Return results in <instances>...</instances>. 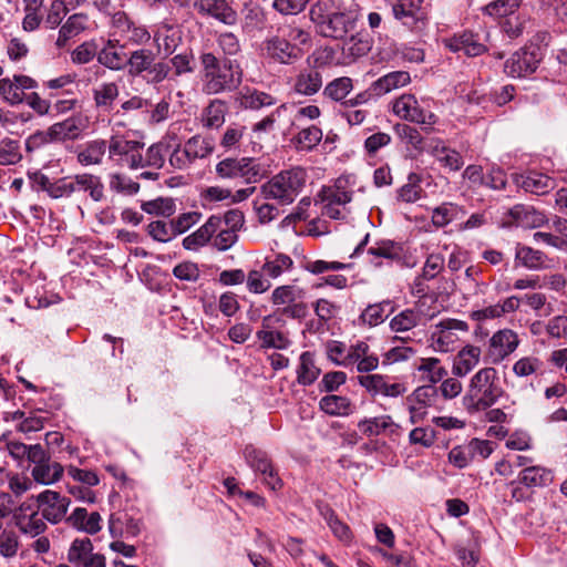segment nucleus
Masks as SVG:
<instances>
[{"mask_svg":"<svg viewBox=\"0 0 567 567\" xmlns=\"http://www.w3.org/2000/svg\"><path fill=\"white\" fill-rule=\"evenodd\" d=\"M520 343L518 334L508 328L501 329L488 339L485 350V361L499 364L513 354Z\"/></svg>","mask_w":567,"mask_h":567,"instance_id":"obj_8","label":"nucleus"},{"mask_svg":"<svg viewBox=\"0 0 567 567\" xmlns=\"http://www.w3.org/2000/svg\"><path fill=\"white\" fill-rule=\"evenodd\" d=\"M271 321L272 317L266 316L262 319L261 329L256 332L261 348L287 349L290 346V340L281 331L272 329Z\"/></svg>","mask_w":567,"mask_h":567,"instance_id":"obj_28","label":"nucleus"},{"mask_svg":"<svg viewBox=\"0 0 567 567\" xmlns=\"http://www.w3.org/2000/svg\"><path fill=\"white\" fill-rule=\"evenodd\" d=\"M90 20L84 13H74L70 16L66 21L60 27L55 40V47L63 49L68 45L70 40L76 38L82 32L89 29Z\"/></svg>","mask_w":567,"mask_h":567,"instance_id":"obj_22","label":"nucleus"},{"mask_svg":"<svg viewBox=\"0 0 567 567\" xmlns=\"http://www.w3.org/2000/svg\"><path fill=\"white\" fill-rule=\"evenodd\" d=\"M358 13L354 11L340 10L327 21L317 27L319 33L332 39H344L346 35L355 29Z\"/></svg>","mask_w":567,"mask_h":567,"instance_id":"obj_11","label":"nucleus"},{"mask_svg":"<svg viewBox=\"0 0 567 567\" xmlns=\"http://www.w3.org/2000/svg\"><path fill=\"white\" fill-rule=\"evenodd\" d=\"M141 208L143 212L151 215L169 217L175 212V204L171 198L159 197L153 200L144 202Z\"/></svg>","mask_w":567,"mask_h":567,"instance_id":"obj_60","label":"nucleus"},{"mask_svg":"<svg viewBox=\"0 0 567 567\" xmlns=\"http://www.w3.org/2000/svg\"><path fill=\"white\" fill-rule=\"evenodd\" d=\"M174 138H164L161 142L153 144L148 147L145 158H143V166H152L161 168L164 165L165 156L171 152Z\"/></svg>","mask_w":567,"mask_h":567,"instance_id":"obj_43","label":"nucleus"},{"mask_svg":"<svg viewBox=\"0 0 567 567\" xmlns=\"http://www.w3.org/2000/svg\"><path fill=\"white\" fill-rule=\"evenodd\" d=\"M515 261L518 266L529 270H542L549 267V258L540 250L529 246L517 244L515 248Z\"/></svg>","mask_w":567,"mask_h":567,"instance_id":"obj_27","label":"nucleus"},{"mask_svg":"<svg viewBox=\"0 0 567 567\" xmlns=\"http://www.w3.org/2000/svg\"><path fill=\"white\" fill-rule=\"evenodd\" d=\"M520 185L527 192L544 195L554 188V181L542 173L530 172L522 176Z\"/></svg>","mask_w":567,"mask_h":567,"instance_id":"obj_42","label":"nucleus"},{"mask_svg":"<svg viewBox=\"0 0 567 567\" xmlns=\"http://www.w3.org/2000/svg\"><path fill=\"white\" fill-rule=\"evenodd\" d=\"M228 107L221 100H213L203 111L200 121L206 128H219L226 120Z\"/></svg>","mask_w":567,"mask_h":567,"instance_id":"obj_34","label":"nucleus"},{"mask_svg":"<svg viewBox=\"0 0 567 567\" xmlns=\"http://www.w3.org/2000/svg\"><path fill=\"white\" fill-rule=\"evenodd\" d=\"M82 131L83 123L79 117H69L49 127V134L55 141L74 140Z\"/></svg>","mask_w":567,"mask_h":567,"instance_id":"obj_35","label":"nucleus"},{"mask_svg":"<svg viewBox=\"0 0 567 567\" xmlns=\"http://www.w3.org/2000/svg\"><path fill=\"white\" fill-rule=\"evenodd\" d=\"M371 50V41L367 34L357 33L351 35L342 44V55L346 63H351L365 55Z\"/></svg>","mask_w":567,"mask_h":567,"instance_id":"obj_32","label":"nucleus"},{"mask_svg":"<svg viewBox=\"0 0 567 567\" xmlns=\"http://www.w3.org/2000/svg\"><path fill=\"white\" fill-rule=\"evenodd\" d=\"M321 140L322 131L312 125L298 132V134L292 138V142L299 151H311L321 142Z\"/></svg>","mask_w":567,"mask_h":567,"instance_id":"obj_51","label":"nucleus"},{"mask_svg":"<svg viewBox=\"0 0 567 567\" xmlns=\"http://www.w3.org/2000/svg\"><path fill=\"white\" fill-rule=\"evenodd\" d=\"M284 37L287 40H289L290 45L295 47L300 51V58L303 55L305 51L309 49L312 44L311 34L299 27L289 28Z\"/></svg>","mask_w":567,"mask_h":567,"instance_id":"obj_62","label":"nucleus"},{"mask_svg":"<svg viewBox=\"0 0 567 567\" xmlns=\"http://www.w3.org/2000/svg\"><path fill=\"white\" fill-rule=\"evenodd\" d=\"M308 181L302 167H291L272 176L260 186V193L267 200H276L280 205H290L300 195Z\"/></svg>","mask_w":567,"mask_h":567,"instance_id":"obj_3","label":"nucleus"},{"mask_svg":"<svg viewBox=\"0 0 567 567\" xmlns=\"http://www.w3.org/2000/svg\"><path fill=\"white\" fill-rule=\"evenodd\" d=\"M504 394L498 371L493 367H484L470 379L462 402L465 410L474 414L493 406Z\"/></svg>","mask_w":567,"mask_h":567,"instance_id":"obj_1","label":"nucleus"},{"mask_svg":"<svg viewBox=\"0 0 567 567\" xmlns=\"http://www.w3.org/2000/svg\"><path fill=\"white\" fill-rule=\"evenodd\" d=\"M394 131L400 141L405 144L409 155H412L413 151L422 150V137L415 127L408 124H396Z\"/></svg>","mask_w":567,"mask_h":567,"instance_id":"obj_49","label":"nucleus"},{"mask_svg":"<svg viewBox=\"0 0 567 567\" xmlns=\"http://www.w3.org/2000/svg\"><path fill=\"white\" fill-rule=\"evenodd\" d=\"M352 90V79L349 76H340L327 83L323 87L322 94L331 101L343 103Z\"/></svg>","mask_w":567,"mask_h":567,"instance_id":"obj_40","label":"nucleus"},{"mask_svg":"<svg viewBox=\"0 0 567 567\" xmlns=\"http://www.w3.org/2000/svg\"><path fill=\"white\" fill-rule=\"evenodd\" d=\"M426 373V379L430 383L436 384L447 377V370L441 365V361L437 358H422L420 364H412L409 368L408 378L414 377V371Z\"/></svg>","mask_w":567,"mask_h":567,"instance_id":"obj_31","label":"nucleus"},{"mask_svg":"<svg viewBox=\"0 0 567 567\" xmlns=\"http://www.w3.org/2000/svg\"><path fill=\"white\" fill-rule=\"evenodd\" d=\"M20 548L19 536L11 529L0 530V556L4 559H12L18 555Z\"/></svg>","mask_w":567,"mask_h":567,"instance_id":"obj_57","label":"nucleus"},{"mask_svg":"<svg viewBox=\"0 0 567 567\" xmlns=\"http://www.w3.org/2000/svg\"><path fill=\"white\" fill-rule=\"evenodd\" d=\"M110 189L117 194L132 196L138 193L140 184L122 174H111L109 182Z\"/></svg>","mask_w":567,"mask_h":567,"instance_id":"obj_56","label":"nucleus"},{"mask_svg":"<svg viewBox=\"0 0 567 567\" xmlns=\"http://www.w3.org/2000/svg\"><path fill=\"white\" fill-rule=\"evenodd\" d=\"M245 457L251 468L264 475V482L267 486L272 491L281 487V480L277 476L265 452L247 446L245 449Z\"/></svg>","mask_w":567,"mask_h":567,"instance_id":"obj_16","label":"nucleus"},{"mask_svg":"<svg viewBox=\"0 0 567 567\" xmlns=\"http://www.w3.org/2000/svg\"><path fill=\"white\" fill-rule=\"evenodd\" d=\"M236 101L239 106L245 110H260L262 107H269L277 103V97L270 93L254 89L243 87L237 96Z\"/></svg>","mask_w":567,"mask_h":567,"instance_id":"obj_26","label":"nucleus"},{"mask_svg":"<svg viewBox=\"0 0 567 567\" xmlns=\"http://www.w3.org/2000/svg\"><path fill=\"white\" fill-rule=\"evenodd\" d=\"M482 350L474 344H466L458 350L452 365V374L463 378L473 371L481 361Z\"/></svg>","mask_w":567,"mask_h":567,"instance_id":"obj_24","label":"nucleus"},{"mask_svg":"<svg viewBox=\"0 0 567 567\" xmlns=\"http://www.w3.org/2000/svg\"><path fill=\"white\" fill-rule=\"evenodd\" d=\"M437 401V388L434 385H423L417 388L413 395L408 399V411L410 422L416 423L425 415V409L432 406Z\"/></svg>","mask_w":567,"mask_h":567,"instance_id":"obj_17","label":"nucleus"},{"mask_svg":"<svg viewBox=\"0 0 567 567\" xmlns=\"http://www.w3.org/2000/svg\"><path fill=\"white\" fill-rule=\"evenodd\" d=\"M93 554V544L90 538H76L68 550V560L75 567L82 564Z\"/></svg>","mask_w":567,"mask_h":567,"instance_id":"obj_46","label":"nucleus"},{"mask_svg":"<svg viewBox=\"0 0 567 567\" xmlns=\"http://www.w3.org/2000/svg\"><path fill=\"white\" fill-rule=\"evenodd\" d=\"M203 65V92L218 94L236 89L241 82V70L230 60L219 62L212 53L200 56Z\"/></svg>","mask_w":567,"mask_h":567,"instance_id":"obj_2","label":"nucleus"},{"mask_svg":"<svg viewBox=\"0 0 567 567\" xmlns=\"http://www.w3.org/2000/svg\"><path fill=\"white\" fill-rule=\"evenodd\" d=\"M97 60L111 70H122L126 65L127 56L122 48H117L112 41L99 52Z\"/></svg>","mask_w":567,"mask_h":567,"instance_id":"obj_38","label":"nucleus"},{"mask_svg":"<svg viewBox=\"0 0 567 567\" xmlns=\"http://www.w3.org/2000/svg\"><path fill=\"white\" fill-rule=\"evenodd\" d=\"M70 520L78 529L91 535L101 530L102 518L97 512L89 513L85 508H75Z\"/></svg>","mask_w":567,"mask_h":567,"instance_id":"obj_36","label":"nucleus"},{"mask_svg":"<svg viewBox=\"0 0 567 567\" xmlns=\"http://www.w3.org/2000/svg\"><path fill=\"white\" fill-rule=\"evenodd\" d=\"M470 330L468 323L463 320L447 318L441 320L430 329L429 346L435 352L447 353L455 351L462 337Z\"/></svg>","mask_w":567,"mask_h":567,"instance_id":"obj_5","label":"nucleus"},{"mask_svg":"<svg viewBox=\"0 0 567 567\" xmlns=\"http://www.w3.org/2000/svg\"><path fill=\"white\" fill-rule=\"evenodd\" d=\"M340 10V0H317L310 9V19L320 25Z\"/></svg>","mask_w":567,"mask_h":567,"instance_id":"obj_48","label":"nucleus"},{"mask_svg":"<svg viewBox=\"0 0 567 567\" xmlns=\"http://www.w3.org/2000/svg\"><path fill=\"white\" fill-rule=\"evenodd\" d=\"M63 474V467L58 462L48 460L37 466H33L31 475L33 480L42 485H51L58 482Z\"/></svg>","mask_w":567,"mask_h":567,"instance_id":"obj_37","label":"nucleus"},{"mask_svg":"<svg viewBox=\"0 0 567 567\" xmlns=\"http://www.w3.org/2000/svg\"><path fill=\"white\" fill-rule=\"evenodd\" d=\"M43 518L42 514H39L28 502L20 504L14 513L17 527L22 534L30 537H37L45 530L47 524Z\"/></svg>","mask_w":567,"mask_h":567,"instance_id":"obj_15","label":"nucleus"},{"mask_svg":"<svg viewBox=\"0 0 567 567\" xmlns=\"http://www.w3.org/2000/svg\"><path fill=\"white\" fill-rule=\"evenodd\" d=\"M464 215L462 208L452 203H443L433 209L432 223L437 228L445 227L453 220L458 219Z\"/></svg>","mask_w":567,"mask_h":567,"instance_id":"obj_45","label":"nucleus"},{"mask_svg":"<svg viewBox=\"0 0 567 567\" xmlns=\"http://www.w3.org/2000/svg\"><path fill=\"white\" fill-rule=\"evenodd\" d=\"M142 148L143 144L137 141L112 136L109 145V155L110 158L120 157L124 165L134 169L143 166Z\"/></svg>","mask_w":567,"mask_h":567,"instance_id":"obj_10","label":"nucleus"},{"mask_svg":"<svg viewBox=\"0 0 567 567\" xmlns=\"http://www.w3.org/2000/svg\"><path fill=\"white\" fill-rule=\"evenodd\" d=\"M220 226L221 218L218 216H210L196 231L183 239V247L186 250L193 251L200 249L210 240L213 235L220 229Z\"/></svg>","mask_w":567,"mask_h":567,"instance_id":"obj_23","label":"nucleus"},{"mask_svg":"<svg viewBox=\"0 0 567 567\" xmlns=\"http://www.w3.org/2000/svg\"><path fill=\"white\" fill-rule=\"evenodd\" d=\"M106 152V142L94 140L87 143L79 153L78 162L82 166L99 165L102 163Z\"/></svg>","mask_w":567,"mask_h":567,"instance_id":"obj_39","label":"nucleus"},{"mask_svg":"<svg viewBox=\"0 0 567 567\" xmlns=\"http://www.w3.org/2000/svg\"><path fill=\"white\" fill-rule=\"evenodd\" d=\"M359 383L373 396H388L390 388L386 379L380 374L361 375L358 378Z\"/></svg>","mask_w":567,"mask_h":567,"instance_id":"obj_55","label":"nucleus"},{"mask_svg":"<svg viewBox=\"0 0 567 567\" xmlns=\"http://www.w3.org/2000/svg\"><path fill=\"white\" fill-rule=\"evenodd\" d=\"M514 223L523 228H538L547 224L548 219L543 212L530 205L518 204L509 209Z\"/></svg>","mask_w":567,"mask_h":567,"instance_id":"obj_25","label":"nucleus"},{"mask_svg":"<svg viewBox=\"0 0 567 567\" xmlns=\"http://www.w3.org/2000/svg\"><path fill=\"white\" fill-rule=\"evenodd\" d=\"M348 184V178L340 177L333 185L321 189L319 197L322 204V215L331 219H342L347 216V204L352 198V189Z\"/></svg>","mask_w":567,"mask_h":567,"instance_id":"obj_6","label":"nucleus"},{"mask_svg":"<svg viewBox=\"0 0 567 567\" xmlns=\"http://www.w3.org/2000/svg\"><path fill=\"white\" fill-rule=\"evenodd\" d=\"M390 424V416L383 415L378 417L365 419L358 423L359 431L368 436H378L383 433Z\"/></svg>","mask_w":567,"mask_h":567,"instance_id":"obj_58","label":"nucleus"},{"mask_svg":"<svg viewBox=\"0 0 567 567\" xmlns=\"http://www.w3.org/2000/svg\"><path fill=\"white\" fill-rule=\"evenodd\" d=\"M322 74L318 70L303 68L292 79V91L302 96H312L322 87Z\"/></svg>","mask_w":567,"mask_h":567,"instance_id":"obj_21","label":"nucleus"},{"mask_svg":"<svg viewBox=\"0 0 567 567\" xmlns=\"http://www.w3.org/2000/svg\"><path fill=\"white\" fill-rule=\"evenodd\" d=\"M444 45L452 52H463L467 56H478L486 51L477 34L463 32L444 39Z\"/></svg>","mask_w":567,"mask_h":567,"instance_id":"obj_19","label":"nucleus"},{"mask_svg":"<svg viewBox=\"0 0 567 567\" xmlns=\"http://www.w3.org/2000/svg\"><path fill=\"white\" fill-rule=\"evenodd\" d=\"M38 508L50 523L56 524L63 519L68 512L69 499L55 491L47 489L37 496Z\"/></svg>","mask_w":567,"mask_h":567,"instance_id":"obj_14","label":"nucleus"},{"mask_svg":"<svg viewBox=\"0 0 567 567\" xmlns=\"http://www.w3.org/2000/svg\"><path fill=\"white\" fill-rule=\"evenodd\" d=\"M320 369L316 365L313 354L309 351L303 352L299 358L297 369V380L302 385L312 384L319 377Z\"/></svg>","mask_w":567,"mask_h":567,"instance_id":"obj_41","label":"nucleus"},{"mask_svg":"<svg viewBox=\"0 0 567 567\" xmlns=\"http://www.w3.org/2000/svg\"><path fill=\"white\" fill-rule=\"evenodd\" d=\"M75 192L87 193L94 202H101L104 198V184L100 176L82 173L75 175Z\"/></svg>","mask_w":567,"mask_h":567,"instance_id":"obj_33","label":"nucleus"},{"mask_svg":"<svg viewBox=\"0 0 567 567\" xmlns=\"http://www.w3.org/2000/svg\"><path fill=\"white\" fill-rule=\"evenodd\" d=\"M118 86L114 82H103L93 89V100L100 109L109 110L118 96Z\"/></svg>","mask_w":567,"mask_h":567,"instance_id":"obj_47","label":"nucleus"},{"mask_svg":"<svg viewBox=\"0 0 567 567\" xmlns=\"http://www.w3.org/2000/svg\"><path fill=\"white\" fill-rule=\"evenodd\" d=\"M385 307L386 302L369 305L360 316L361 321L369 327L382 323L389 317Z\"/></svg>","mask_w":567,"mask_h":567,"instance_id":"obj_63","label":"nucleus"},{"mask_svg":"<svg viewBox=\"0 0 567 567\" xmlns=\"http://www.w3.org/2000/svg\"><path fill=\"white\" fill-rule=\"evenodd\" d=\"M523 0H495L488 3L484 11L486 14L495 18H507L516 14Z\"/></svg>","mask_w":567,"mask_h":567,"instance_id":"obj_54","label":"nucleus"},{"mask_svg":"<svg viewBox=\"0 0 567 567\" xmlns=\"http://www.w3.org/2000/svg\"><path fill=\"white\" fill-rule=\"evenodd\" d=\"M527 22L528 20L525 16L514 14L505 18L501 23V28L508 38L516 39L523 35Z\"/></svg>","mask_w":567,"mask_h":567,"instance_id":"obj_64","label":"nucleus"},{"mask_svg":"<svg viewBox=\"0 0 567 567\" xmlns=\"http://www.w3.org/2000/svg\"><path fill=\"white\" fill-rule=\"evenodd\" d=\"M37 87L32 78L23 74H14L12 78L0 79V97L10 105L23 102L24 91Z\"/></svg>","mask_w":567,"mask_h":567,"instance_id":"obj_12","label":"nucleus"},{"mask_svg":"<svg viewBox=\"0 0 567 567\" xmlns=\"http://www.w3.org/2000/svg\"><path fill=\"white\" fill-rule=\"evenodd\" d=\"M127 73L131 76L143 75L147 83L158 84L168 79L171 74L169 63L155 61V54L148 49H138L127 56Z\"/></svg>","mask_w":567,"mask_h":567,"instance_id":"obj_4","label":"nucleus"},{"mask_svg":"<svg viewBox=\"0 0 567 567\" xmlns=\"http://www.w3.org/2000/svg\"><path fill=\"white\" fill-rule=\"evenodd\" d=\"M75 193V175L53 179L49 188V196L53 199L70 197Z\"/></svg>","mask_w":567,"mask_h":567,"instance_id":"obj_59","label":"nucleus"},{"mask_svg":"<svg viewBox=\"0 0 567 567\" xmlns=\"http://www.w3.org/2000/svg\"><path fill=\"white\" fill-rule=\"evenodd\" d=\"M262 51L267 59L280 64H292L300 59V51L290 45L285 37L274 35L262 43Z\"/></svg>","mask_w":567,"mask_h":567,"instance_id":"obj_13","label":"nucleus"},{"mask_svg":"<svg viewBox=\"0 0 567 567\" xmlns=\"http://www.w3.org/2000/svg\"><path fill=\"white\" fill-rule=\"evenodd\" d=\"M184 146L186 147L188 155L193 162L196 159L206 158L214 152V143L210 138L195 135L190 137Z\"/></svg>","mask_w":567,"mask_h":567,"instance_id":"obj_52","label":"nucleus"},{"mask_svg":"<svg viewBox=\"0 0 567 567\" xmlns=\"http://www.w3.org/2000/svg\"><path fill=\"white\" fill-rule=\"evenodd\" d=\"M320 409L330 415H348L352 411L351 402L348 398L341 395H326L319 402Z\"/></svg>","mask_w":567,"mask_h":567,"instance_id":"obj_44","label":"nucleus"},{"mask_svg":"<svg viewBox=\"0 0 567 567\" xmlns=\"http://www.w3.org/2000/svg\"><path fill=\"white\" fill-rule=\"evenodd\" d=\"M285 109H286V104H281L272 113L265 116L261 121H259L252 125V128H251L252 134H251V141H250L252 152L261 150V145L258 142L254 141V137L259 140L261 133H267V132H270L271 130H274V126L276 123V117L279 116L281 111Z\"/></svg>","mask_w":567,"mask_h":567,"instance_id":"obj_50","label":"nucleus"},{"mask_svg":"<svg viewBox=\"0 0 567 567\" xmlns=\"http://www.w3.org/2000/svg\"><path fill=\"white\" fill-rule=\"evenodd\" d=\"M293 266L292 259L288 255L278 254L272 259H267L262 266V272L270 278H278L289 271Z\"/></svg>","mask_w":567,"mask_h":567,"instance_id":"obj_53","label":"nucleus"},{"mask_svg":"<svg viewBox=\"0 0 567 567\" xmlns=\"http://www.w3.org/2000/svg\"><path fill=\"white\" fill-rule=\"evenodd\" d=\"M543 60L539 47H525L511 55L504 65V72L512 78H525L533 74Z\"/></svg>","mask_w":567,"mask_h":567,"instance_id":"obj_9","label":"nucleus"},{"mask_svg":"<svg viewBox=\"0 0 567 567\" xmlns=\"http://www.w3.org/2000/svg\"><path fill=\"white\" fill-rule=\"evenodd\" d=\"M429 152L443 167L452 172H457L464 165L462 155L442 141L433 142L429 146Z\"/></svg>","mask_w":567,"mask_h":567,"instance_id":"obj_29","label":"nucleus"},{"mask_svg":"<svg viewBox=\"0 0 567 567\" xmlns=\"http://www.w3.org/2000/svg\"><path fill=\"white\" fill-rule=\"evenodd\" d=\"M392 112L398 116L416 123L432 125L435 123V115H425L417 105V101L411 94H404L392 104Z\"/></svg>","mask_w":567,"mask_h":567,"instance_id":"obj_18","label":"nucleus"},{"mask_svg":"<svg viewBox=\"0 0 567 567\" xmlns=\"http://www.w3.org/2000/svg\"><path fill=\"white\" fill-rule=\"evenodd\" d=\"M543 362L535 355L522 357L513 364V373L518 378H526L537 373Z\"/></svg>","mask_w":567,"mask_h":567,"instance_id":"obj_61","label":"nucleus"},{"mask_svg":"<svg viewBox=\"0 0 567 567\" xmlns=\"http://www.w3.org/2000/svg\"><path fill=\"white\" fill-rule=\"evenodd\" d=\"M553 480L551 471L540 465L527 466L518 474V483L529 488L548 486Z\"/></svg>","mask_w":567,"mask_h":567,"instance_id":"obj_30","label":"nucleus"},{"mask_svg":"<svg viewBox=\"0 0 567 567\" xmlns=\"http://www.w3.org/2000/svg\"><path fill=\"white\" fill-rule=\"evenodd\" d=\"M216 173L220 178H244L246 183H257L264 177L261 166L251 157L225 158L217 163Z\"/></svg>","mask_w":567,"mask_h":567,"instance_id":"obj_7","label":"nucleus"},{"mask_svg":"<svg viewBox=\"0 0 567 567\" xmlns=\"http://www.w3.org/2000/svg\"><path fill=\"white\" fill-rule=\"evenodd\" d=\"M194 8L202 16H209L226 24H234L237 14L226 0H195Z\"/></svg>","mask_w":567,"mask_h":567,"instance_id":"obj_20","label":"nucleus"}]
</instances>
